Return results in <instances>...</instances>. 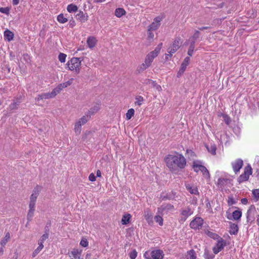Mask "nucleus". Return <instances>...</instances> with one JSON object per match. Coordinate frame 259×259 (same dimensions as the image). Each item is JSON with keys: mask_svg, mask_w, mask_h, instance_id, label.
<instances>
[{"mask_svg": "<svg viewBox=\"0 0 259 259\" xmlns=\"http://www.w3.org/2000/svg\"><path fill=\"white\" fill-rule=\"evenodd\" d=\"M165 161L167 166L172 169H176L177 168H184L186 164L185 157L178 153L168 155L165 158Z\"/></svg>", "mask_w": 259, "mask_h": 259, "instance_id": "1", "label": "nucleus"}, {"mask_svg": "<svg viewBox=\"0 0 259 259\" xmlns=\"http://www.w3.org/2000/svg\"><path fill=\"white\" fill-rule=\"evenodd\" d=\"M80 58L73 57L70 60L66 65L68 69L71 71H74L76 74H78L80 70L81 60Z\"/></svg>", "mask_w": 259, "mask_h": 259, "instance_id": "2", "label": "nucleus"}, {"mask_svg": "<svg viewBox=\"0 0 259 259\" xmlns=\"http://www.w3.org/2000/svg\"><path fill=\"white\" fill-rule=\"evenodd\" d=\"M164 253L162 250L160 249H156L145 252L144 256L146 259H162Z\"/></svg>", "mask_w": 259, "mask_h": 259, "instance_id": "3", "label": "nucleus"}, {"mask_svg": "<svg viewBox=\"0 0 259 259\" xmlns=\"http://www.w3.org/2000/svg\"><path fill=\"white\" fill-rule=\"evenodd\" d=\"M252 174V168L250 165H248L244 168V171L243 174L241 175L238 178L237 181L239 183H241L244 181H246L248 180L249 177Z\"/></svg>", "mask_w": 259, "mask_h": 259, "instance_id": "4", "label": "nucleus"}, {"mask_svg": "<svg viewBox=\"0 0 259 259\" xmlns=\"http://www.w3.org/2000/svg\"><path fill=\"white\" fill-rule=\"evenodd\" d=\"M182 44L180 37H177L173 41L172 45L168 49V53L172 55L180 48Z\"/></svg>", "mask_w": 259, "mask_h": 259, "instance_id": "5", "label": "nucleus"}, {"mask_svg": "<svg viewBox=\"0 0 259 259\" xmlns=\"http://www.w3.org/2000/svg\"><path fill=\"white\" fill-rule=\"evenodd\" d=\"M39 192L40 187L37 185L34 188L32 193L30 197V202L29 204V206L33 207L35 206V202L39 194Z\"/></svg>", "mask_w": 259, "mask_h": 259, "instance_id": "6", "label": "nucleus"}, {"mask_svg": "<svg viewBox=\"0 0 259 259\" xmlns=\"http://www.w3.org/2000/svg\"><path fill=\"white\" fill-rule=\"evenodd\" d=\"M203 220L200 217H197L190 223V226L193 229H199L201 228Z\"/></svg>", "mask_w": 259, "mask_h": 259, "instance_id": "7", "label": "nucleus"}, {"mask_svg": "<svg viewBox=\"0 0 259 259\" xmlns=\"http://www.w3.org/2000/svg\"><path fill=\"white\" fill-rule=\"evenodd\" d=\"M256 213V210L255 209V207L254 205H251L247 212V221L252 222L255 219V214Z\"/></svg>", "mask_w": 259, "mask_h": 259, "instance_id": "8", "label": "nucleus"}, {"mask_svg": "<svg viewBox=\"0 0 259 259\" xmlns=\"http://www.w3.org/2000/svg\"><path fill=\"white\" fill-rule=\"evenodd\" d=\"M226 245L225 241L222 238H220L218 239V242L216 244V245L214 246L212 248L213 253L214 254L218 253L220 251H221Z\"/></svg>", "mask_w": 259, "mask_h": 259, "instance_id": "9", "label": "nucleus"}, {"mask_svg": "<svg viewBox=\"0 0 259 259\" xmlns=\"http://www.w3.org/2000/svg\"><path fill=\"white\" fill-rule=\"evenodd\" d=\"M55 92L53 90L51 93H42L40 95H38L37 97L35 98V100L37 101H39L44 99H48L54 98L56 96Z\"/></svg>", "mask_w": 259, "mask_h": 259, "instance_id": "10", "label": "nucleus"}, {"mask_svg": "<svg viewBox=\"0 0 259 259\" xmlns=\"http://www.w3.org/2000/svg\"><path fill=\"white\" fill-rule=\"evenodd\" d=\"M142 83L144 84L148 85L149 87L154 88L158 91H160L161 90V88L160 85L157 84L155 81H153L150 79H145L142 82Z\"/></svg>", "mask_w": 259, "mask_h": 259, "instance_id": "11", "label": "nucleus"}, {"mask_svg": "<svg viewBox=\"0 0 259 259\" xmlns=\"http://www.w3.org/2000/svg\"><path fill=\"white\" fill-rule=\"evenodd\" d=\"M243 164V161L240 159H237L234 163H232L233 170L235 173H237L242 168Z\"/></svg>", "mask_w": 259, "mask_h": 259, "instance_id": "12", "label": "nucleus"}, {"mask_svg": "<svg viewBox=\"0 0 259 259\" xmlns=\"http://www.w3.org/2000/svg\"><path fill=\"white\" fill-rule=\"evenodd\" d=\"M75 17L77 20H79L81 22H85L88 20V16L83 13L82 11H79L76 14Z\"/></svg>", "mask_w": 259, "mask_h": 259, "instance_id": "13", "label": "nucleus"}, {"mask_svg": "<svg viewBox=\"0 0 259 259\" xmlns=\"http://www.w3.org/2000/svg\"><path fill=\"white\" fill-rule=\"evenodd\" d=\"M193 211L189 207H187L181 211V214L184 217L185 220L189 216L193 213Z\"/></svg>", "mask_w": 259, "mask_h": 259, "instance_id": "14", "label": "nucleus"}, {"mask_svg": "<svg viewBox=\"0 0 259 259\" xmlns=\"http://www.w3.org/2000/svg\"><path fill=\"white\" fill-rule=\"evenodd\" d=\"M145 218L149 224L153 223V215L149 209L145 211Z\"/></svg>", "mask_w": 259, "mask_h": 259, "instance_id": "15", "label": "nucleus"}, {"mask_svg": "<svg viewBox=\"0 0 259 259\" xmlns=\"http://www.w3.org/2000/svg\"><path fill=\"white\" fill-rule=\"evenodd\" d=\"M88 47L92 49L96 45L97 40L94 36H89L87 41Z\"/></svg>", "mask_w": 259, "mask_h": 259, "instance_id": "16", "label": "nucleus"}, {"mask_svg": "<svg viewBox=\"0 0 259 259\" xmlns=\"http://www.w3.org/2000/svg\"><path fill=\"white\" fill-rule=\"evenodd\" d=\"M80 251H79L77 249H74L69 254L70 257H72L71 259H80Z\"/></svg>", "mask_w": 259, "mask_h": 259, "instance_id": "17", "label": "nucleus"}, {"mask_svg": "<svg viewBox=\"0 0 259 259\" xmlns=\"http://www.w3.org/2000/svg\"><path fill=\"white\" fill-rule=\"evenodd\" d=\"M4 37L8 41L12 40L14 38V33L10 30L7 29L4 31Z\"/></svg>", "mask_w": 259, "mask_h": 259, "instance_id": "18", "label": "nucleus"}, {"mask_svg": "<svg viewBox=\"0 0 259 259\" xmlns=\"http://www.w3.org/2000/svg\"><path fill=\"white\" fill-rule=\"evenodd\" d=\"M230 230L229 231L230 233L232 235L236 234L238 231V225L232 223H230Z\"/></svg>", "mask_w": 259, "mask_h": 259, "instance_id": "19", "label": "nucleus"}, {"mask_svg": "<svg viewBox=\"0 0 259 259\" xmlns=\"http://www.w3.org/2000/svg\"><path fill=\"white\" fill-rule=\"evenodd\" d=\"M186 259H196V255L195 251L193 249H191L187 252L186 256L184 257Z\"/></svg>", "mask_w": 259, "mask_h": 259, "instance_id": "20", "label": "nucleus"}, {"mask_svg": "<svg viewBox=\"0 0 259 259\" xmlns=\"http://www.w3.org/2000/svg\"><path fill=\"white\" fill-rule=\"evenodd\" d=\"M49 235V229L45 228V233L40 237L38 241V243H42L43 244L44 242L48 238Z\"/></svg>", "mask_w": 259, "mask_h": 259, "instance_id": "21", "label": "nucleus"}, {"mask_svg": "<svg viewBox=\"0 0 259 259\" xmlns=\"http://www.w3.org/2000/svg\"><path fill=\"white\" fill-rule=\"evenodd\" d=\"M228 181V179L219 178L218 181V186L222 188L227 184Z\"/></svg>", "mask_w": 259, "mask_h": 259, "instance_id": "22", "label": "nucleus"}, {"mask_svg": "<svg viewBox=\"0 0 259 259\" xmlns=\"http://www.w3.org/2000/svg\"><path fill=\"white\" fill-rule=\"evenodd\" d=\"M125 13L126 12L123 8H117L115 11V15L118 18L124 15Z\"/></svg>", "mask_w": 259, "mask_h": 259, "instance_id": "23", "label": "nucleus"}, {"mask_svg": "<svg viewBox=\"0 0 259 259\" xmlns=\"http://www.w3.org/2000/svg\"><path fill=\"white\" fill-rule=\"evenodd\" d=\"M242 215V212L240 210H236L233 212L232 217L234 220H239Z\"/></svg>", "mask_w": 259, "mask_h": 259, "instance_id": "24", "label": "nucleus"}, {"mask_svg": "<svg viewBox=\"0 0 259 259\" xmlns=\"http://www.w3.org/2000/svg\"><path fill=\"white\" fill-rule=\"evenodd\" d=\"M29 210L28 211V214H27V220L28 221H30L33 216L34 212L35 211V206H29Z\"/></svg>", "mask_w": 259, "mask_h": 259, "instance_id": "25", "label": "nucleus"}, {"mask_svg": "<svg viewBox=\"0 0 259 259\" xmlns=\"http://www.w3.org/2000/svg\"><path fill=\"white\" fill-rule=\"evenodd\" d=\"M131 218V215L130 214H126L123 215L121 223L123 225H126L130 222V219Z\"/></svg>", "mask_w": 259, "mask_h": 259, "instance_id": "26", "label": "nucleus"}, {"mask_svg": "<svg viewBox=\"0 0 259 259\" xmlns=\"http://www.w3.org/2000/svg\"><path fill=\"white\" fill-rule=\"evenodd\" d=\"M186 187L187 190H188L190 193H191L192 194H198V191L197 188L192 187V186H190L189 185H187L186 186Z\"/></svg>", "mask_w": 259, "mask_h": 259, "instance_id": "27", "label": "nucleus"}, {"mask_svg": "<svg viewBox=\"0 0 259 259\" xmlns=\"http://www.w3.org/2000/svg\"><path fill=\"white\" fill-rule=\"evenodd\" d=\"M10 239V234L7 232L5 237L1 240V244L4 246Z\"/></svg>", "mask_w": 259, "mask_h": 259, "instance_id": "28", "label": "nucleus"}, {"mask_svg": "<svg viewBox=\"0 0 259 259\" xmlns=\"http://www.w3.org/2000/svg\"><path fill=\"white\" fill-rule=\"evenodd\" d=\"M206 234H207V235L208 236H209V237H210L211 238H213V239H215V240L219 239V238H221L216 233H215L214 232H211V231H206Z\"/></svg>", "mask_w": 259, "mask_h": 259, "instance_id": "29", "label": "nucleus"}, {"mask_svg": "<svg viewBox=\"0 0 259 259\" xmlns=\"http://www.w3.org/2000/svg\"><path fill=\"white\" fill-rule=\"evenodd\" d=\"M38 246L34 250L32 254V256L34 257L44 247V245L42 243H38Z\"/></svg>", "mask_w": 259, "mask_h": 259, "instance_id": "30", "label": "nucleus"}, {"mask_svg": "<svg viewBox=\"0 0 259 259\" xmlns=\"http://www.w3.org/2000/svg\"><path fill=\"white\" fill-rule=\"evenodd\" d=\"M78 8L76 5L70 4L67 6V10L68 12H75L77 11Z\"/></svg>", "mask_w": 259, "mask_h": 259, "instance_id": "31", "label": "nucleus"}, {"mask_svg": "<svg viewBox=\"0 0 259 259\" xmlns=\"http://www.w3.org/2000/svg\"><path fill=\"white\" fill-rule=\"evenodd\" d=\"M206 148L208 151L212 155L215 154V151L217 149L216 146L214 145H210V146H206Z\"/></svg>", "mask_w": 259, "mask_h": 259, "instance_id": "32", "label": "nucleus"}, {"mask_svg": "<svg viewBox=\"0 0 259 259\" xmlns=\"http://www.w3.org/2000/svg\"><path fill=\"white\" fill-rule=\"evenodd\" d=\"M204 256L205 259H213L214 255L210 253L208 249H205L204 250Z\"/></svg>", "mask_w": 259, "mask_h": 259, "instance_id": "33", "label": "nucleus"}, {"mask_svg": "<svg viewBox=\"0 0 259 259\" xmlns=\"http://www.w3.org/2000/svg\"><path fill=\"white\" fill-rule=\"evenodd\" d=\"M57 20L61 23H64L68 21V19L64 16L63 14H61L58 16Z\"/></svg>", "mask_w": 259, "mask_h": 259, "instance_id": "34", "label": "nucleus"}, {"mask_svg": "<svg viewBox=\"0 0 259 259\" xmlns=\"http://www.w3.org/2000/svg\"><path fill=\"white\" fill-rule=\"evenodd\" d=\"M20 102L19 100H17L16 102H14L12 104H11L9 106V108L11 110H14L18 108V107L19 106Z\"/></svg>", "mask_w": 259, "mask_h": 259, "instance_id": "35", "label": "nucleus"}, {"mask_svg": "<svg viewBox=\"0 0 259 259\" xmlns=\"http://www.w3.org/2000/svg\"><path fill=\"white\" fill-rule=\"evenodd\" d=\"M200 171H201L204 176L209 177V173L207 169L204 166H200Z\"/></svg>", "mask_w": 259, "mask_h": 259, "instance_id": "36", "label": "nucleus"}, {"mask_svg": "<svg viewBox=\"0 0 259 259\" xmlns=\"http://www.w3.org/2000/svg\"><path fill=\"white\" fill-rule=\"evenodd\" d=\"M65 87H64L63 83L59 84L56 88H55L54 89H53L54 92H55V93L56 94V95H57L58 94L60 93V92L63 89H64Z\"/></svg>", "mask_w": 259, "mask_h": 259, "instance_id": "37", "label": "nucleus"}, {"mask_svg": "<svg viewBox=\"0 0 259 259\" xmlns=\"http://www.w3.org/2000/svg\"><path fill=\"white\" fill-rule=\"evenodd\" d=\"M135 110L134 109H130L126 113V118L127 119H130L134 115Z\"/></svg>", "mask_w": 259, "mask_h": 259, "instance_id": "38", "label": "nucleus"}, {"mask_svg": "<svg viewBox=\"0 0 259 259\" xmlns=\"http://www.w3.org/2000/svg\"><path fill=\"white\" fill-rule=\"evenodd\" d=\"M159 26V25L157 23L153 22L149 26V31H153L156 30L158 27Z\"/></svg>", "mask_w": 259, "mask_h": 259, "instance_id": "39", "label": "nucleus"}, {"mask_svg": "<svg viewBox=\"0 0 259 259\" xmlns=\"http://www.w3.org/2000/svg\"><path fill=\"white\" fill-rule=\"evenodd\" d=\"M81 123H80V121H78L75 124L74 130L75 133H78L80 134L81 131Z\"/></svg>", "mask_w": 259, "mask_h": 259, "instance_id": "40", "label": "nucleus"}, {"mask_svg": "<svg viewBox=\"0 0 259 259\" xmlns=\"http://www.w3.org/2000/svg\"><path fill=\"white\" fill-rule=\"evenodd\" d=\"M100 109V105L99 104L95 105L93 107L91 108L89 112L91 114H94L97 112Z\"/></svg>", "mask_w": 259, "mask_h": 259, "instance_id": "41", "label": "nucleus"}, {"mask_svg": "<svg viewBox=\"0 0 259 259\" xmlns=\"http://www.w3.org/2000/svg\"><path fill=\"white\" fill-rule=\"evenodd\" d=\"M190 58L189 57H187L185 58L184 60L181 64V67L186 69L188 65L189 64V62L190 61Z\"/></svg>", "mask_w": 259, "mask_h": 259, "instance_id": "42", "label": "nucleus"}, {"mask_svg": "<svg viewBox=\"0 0 259 259\" xmlns=\"http://www.w3.org/2000/svg\"><path fill=\"white\" fill-rule=\"evenodd\" d=\"M136 101L135 102V104L139 106H141L142 105V102L144 101L143 97L140 96H136Z\"/></svg>", "mask_w": 259, "mask_h": 259, "instance_id": "43", "label": "nucleus"}, {"mask_svg": "<svg viewBox=\"0 0 259 259\" xmlns=\"http://www.w3.org/2000/svg\"><path fill=\"white\" fill-rule=\"evenodd\" d=\"M154 220L160 226L163 225V219L160 215H156L154 217Z\"/></svg>", "mask_w": 259, "mask_h": 259, "instance_id": "44", "label": "nucleus"}, {"mask_svg": "<svg viewBox=\"0 0 259 259\" xmlns=\"http://www.w3.org/2000/svg\"><path fill=\"white\" fill-rule=\"evenodd\" d=\"M154 58L148 54L145 60V63L150 66L151 62L153 61Z\"/></svg>", "mask_w": 259, "mask_h": 259, "instance_id": "45", "label": "nucleus"}, {"mask_svg": "<svg viewBox=\"0 0 259 259\" xmlns=\"http://www.w3.org/2000/svg\"><path fill=\"white\" fill-rule=\"evenodd\" d=\"M200 166L203 165L200 164H198L197 162H194L193 164V168L194 169V170L195 172H198L200 170V167L199 166Z\"/></svg>", "mask_w": 259, "mask_h": 259, "instance_id": "46", "label": "nucleus"}, {"mask_svg": "<svg viewBox=\"0 0 259 259\" xmlns=\"http://www.w3.org/2000/svg\"><path fill=\"white\" fill-rule=\"evenodd\" d=\"M200 32L198 30H195L194 34L189 38V40L194 39L196 40L199 37Z\"/></svg>", "mask_w": 259, "mask_h": 259, "instance_id": "47", "label": "nucleus"}, {"mask_svg": "<svg viewBox=\"0 0 259 259\" xmlns=\"http://www.w3.org/2000/svg\"><path fill=\"white\" fill-rule=\"evenodd\" d=\"M66 56V54L60 53L59 55L58 59L61 63H64L65 62Z\"/></svg>", "mask_w": 259, "mask_h": 259, "instance_id": "48", "label": "nucleus"}, {"mask_svg": "<svg viewBox=\"0 0 259 259\" xmlns=\"http://www.w3.org/2000/svg\"><path fill=\"white\" fill-rule=\"evenodd\" d=\"M150 65H148L147 63H143L139 67V72H142L145 70L146 68H147L148 67H149Z\"/></svg>", "mask_w": 259, "mask_h": 259, "instance_id": "49", "label": "nucleus"}, {"mask_svg": "<svg viewBox=\"0 0 259 259\" xmlns=\"http://www.w3.org/2000/svg\"><path fill=\"white\" fill-rule=\"evenodd\" d=\"M89 120V117L88 116H83L81 118L79 119L78 121H80V123H81V125L84 124L85 123L87 122V121Z\"/></svg>", "mask_w": 259, "mask_h": 259, "instance_id": "50", "label": "nucleus"}, {"mask_svg": "<svg viewBox=\"0 0 259 259\" xmlns=\"http://www.w3.org/2000/svg\"><path fill=\"white\" fill-rule=\"evenodd\" d=\"M0 12L8 15L10 12V9L8 7H1L0 8Z\"/></svg>", "mask_w": 259, "mask_h": 259, "instance_id": "51", "label": "nucleus"}, {"mask_svg": "<svg viewBox=\"0 0 259 259\" xmlns=\"http://www.w3.org/2000/svg\"><path fill=\"white\" fill-rule=\"evenodd\" d=\"M223 118H224L225 123L227 125H229L231 122V119H230V117L227 114H224V115H223Z\"/></svg>", "mask_w": 259, "mask_h": 259, "instance_id": "52", "label": "nucleus"}, {"mask_svg": "<svg viewBox=\"0 0 259 259\" xmlns=\"http://www.w3.org/2000/svg\"><path fill=\"white\" fill-rule=\"evenodd\" d=\"M137 256V252L136 250H134L130 253V257L131 259H135Z\"/></svg>", "mask_w": 259, "mask_h": 259, "instance_id": "53", "label": "nucleus"}, {"mask_svg": "<svg viewBox=\"0 0 259 259\" xmlns=\"http://www.w3.org/2000/svg\"><path fill=\"white\" fill-rule=\"evenodd\" d=\"M80 244L83 247H87L88 245V242L86 239L83 238L81 239Z\"/></svg>", "mask_w": 259, "mask_h": 259, "instance_id": "54", "label": "nucleus"}, {"mask_svg": "<svg viewBox=\"0 0 259 259\" xmlns=\"http://www.w3.org/2000/svg\"><path fill=\"white\" fill-rule=\"evenodd\" d=\"M252 194L257 200L259 199V189L253 190Z\"/></svg>", "mask_w": 259, "mask_h": 259, "instance_id": "55", "label": "nucleus"}, {"mask_svg": "<svg viewBox=\"0 0 259 259\" xmlns=\"http://www.w3.org/2000/svg\"><path fill=\"white\" fill-rule=\"evenodd\" d=\"M73 80V79L71 78L70 80H68L67 81H66L65 82L62 83L63 85H64V87H65V88L68 87L69 85H70L72 84V83Z\"/></svg>", "mask_w": 259, "mask_h": 259, "instance_id": "56", "label": "nucleus"}, {"mask_svg": "<svg viewBox=\"0 0 259 259\" xmlns=\"http://www.w3.org/2000/svg\"><path fill=\"white\" fill-rule=\"evenodd\" d=\"M228 205L229 206L232 205L236 203V201L232 197H229L228 201Z\"/></svg>", "mask_w": 259, "mask_h": 259, "instance_id": "57", "label": "nucleus"}, {"mask_svg": "<svg viewBox=\"0 0 259 259\" xmlns=\"http://www.w3.org/2000/svg\"><path fill=\"white\" fill-rule=\"evenodd\" d=\"M185 70L186 69L181 67L178 72V77L181 76L183 74Z\"/></svg>", "mask_w": 259, "mask_h": 259, "instance_id": "58", "label": "nucleus"}, {"mask_svg": "<svg viewBox=\"0 0 259 259\" xmlns=\"http://www.w3.org/2000/svg\"><path fill=\"white\" fill-rule=\"evenodd\" d=\"M89 179L90 181L94 182L96 181V176L93 173H92L90 175Z\"/></svg>", "mask_w": 259, "mask_h": 259, "instance_id": "59", "label": "nucleus"}, {"mask_svg": "<svg viewBox=\"0 0 259 259\" xmlns=\"http://www.w3.org/2000/svg\"><path fill=\"white\" fill-rule=\"evenodd\" d=\"M161 20H162V18L158 16V17H156L154 19V22L157 23L158 24H159L160 25V22Z\"/></svg>", "mask_w": 259, "mask_h": 259, "instance_id": "60", "label": "nucleus"}, {"mask_svg": "<svg viewBox=\"0 0 259 259\" xmlns=\"http://www.w3.org/2000/svg\"><path fill=\"white\" fill-rule=\"evenodd\" d=\"M149 55L151 56L152 58H154L158 56V54L155 52L154 51H153L149 53Z\"/></svg>", "mask_w": 259, "mask_h": 259, "instance_id": "61", "label": "nucleus"}, {"mask_svg": "<svg viewBox=\"0 0 259 259\" xmlns=\"http://www.w3.org/2000/svg\"><path fill=\"white\" fill-rule=\"evenodd\" d=\"M148 38H151V39L153 38L154 35V33L151 32V31H149V30H148Z\"/></svg>", "mask_w": 259, "mask_h": 259, "instance_id": "62", "label": "nucleus"}, {"mask_svg": "<svg viewBox=\"0 0 259 259\" xmlns=\"http://www.w3.org/2000/svg\"><path fill=\"white\" fill-rule=\"evenodd\" d=\"M173 206L171 205L170 204H168L166 205V206L165 207H163V206H161V209H162V210H164L165 209H170V208H171Z\"/></svg>", "mask_w": 259, "mask_h": 259, "instance_id": "63", "label": "nucleus"}, {"mask_svg": "<svg viewBox=\"0 0 259 259\" xmlns=\"http://www.w3.org/2000/svg\"><path fill=\"white\" fill-rule=\"evenodd\" d=\"M172 55H170V54H165V59L166 60H169L170 59Z\"/></svg>", "mask_w": 259, "mask_h": 259, "instance_id": "64", "label": "nucleus"}]
</instances>
